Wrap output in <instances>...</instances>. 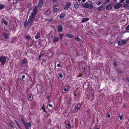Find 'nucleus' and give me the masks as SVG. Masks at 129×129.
Returning a JSON list of instances; mask_svg holds the SVG:
<instances>
[{"label": "nucleus", "instance_id": "f257e3e1", "mask_svg": "<svg viewBox=\"0 0 129 129\" xmlns=\"http://www.w3.org/2000/svg\"><path fill=\"white\" fill-rule=\"evenodd\" d=\"M38 10V6H36L34 7L33 12L29 16L27 23L26 21L24 22V26L26 27L27 25L28 27H30L31 26L33 22L34 21L36 15L37 14Z\"/></svg>", "mask_w": 129, "mask_h": 129}, {"label": "nucleus", "instance_id": "f03ea898", "mask_svg": "<svg viewBox=\"0 0 129 129\" xmlns=\"http://www.w3.org/2000/svg\"><path fill=\"white\" fill-rule=\"evenodd\" d=\"M21 120L24 125L26 129H29L28 127L31 126V124L30 122H28L26 123L25 120L22 118H21Z\"/></svg>", "mask_w": 129, "mask_h": 129}, {"label": "nucleus", "instance_id": "7ed1b4c3", "mask_svg": "<svg viewBox=\"0 0 129 129\" xmlns=\"http://www.w3.org/2000/svg\"><path fill=\"white\" fill-rule=\"evenodd\" d=\"M94 97V96L92 94L89 93L86 95V99L88 100H90L91 102L93 101Z\"/></svg>", "mask_w": 129, "mask_h": 129}, {"label": "nucleus", "instance_id": "20e7f679", "mask_svg": "<svg viewBox=\"0 0 129 129\" xmlns=\"http://www.w3.org/2000/svg\"><path fill=\"white\" fill-rule=\"evenodd\" d=\"M6 57L4 56H0V61L2 65H4L6 62Z\"/></svg>", "mask_w": 129, "mask_h": 129}, {"label": "nucleus", "instance_id": "39448f33", "mask_svg": "<svg viewBox=\"0 0 129 129\" xmlns=\"http://www.w3.org/2000/svg\"><path fill=\"white\" fill-rule=\"evenodd\" d=\"M83 6L86 8H89L90 9H92L93 7L92 4L89 5L87 2H86L83 5Z\"/></svg>", "mask_w": 129, "mask_h": 129}, {"label": "nucleus", "instance_id": "423d86ee", "mask_svg": "<svg viewBox=\"0 0 129 129\" xmlns=\"http://www.w3.org/2000/svg\"><path fill=\"white\" fill-rule=\"evenodd\" d=\"M87 73V71H83V72H82L81 73H80L79 75L77 76V77H82L84 78L86 76V74Z\"/></svg>", "mask_w": 129, "mask_h": 129}, {"label": "nucleus", "instance_id": "0eeeda50", "mask_svg": "<svg viewBox=\"0 0 129 129\" xmlns=\"http://www.w3.org/2000/svg\"><path fill=\"white\" fill-rule=\"evenodd\" d=\"M71 5V3L70 2H68L66 4L65 6L64 7V9L66 10L69 8Z\"/></svg>", "mask_w": 129, "mask_h": 129}, {"label": "nucleus", "instance_id": "6e6552de", "mask_svg": "<svg viewBox=\"0 0 129 129\" xmlns=\"http://www.w3.org/2000/svg\"><path fill=\"white\" fill-rule=\"evenodd\" d=\"M89 83L87 82L84 83L83 85V89L84 90H86L89 87Z\"/></svg>", "mask_w": 129, "mask_h": 129}, {"label": "nucleus", "instance_id": "1a4fd4ad", "mask_svg": "<svg viewBox=\"0 0 129 129\" xmlns=\"http://www.w3.org/2000/svg\"><path fill=\"white\" fill-rule=\"evenodd\" d=\"M127 41L126 40H122L118 41L117 43L118 45H121L124 44Z\"/></svg>", "mask_w": 129, "mask_h": 129}, {"label": "nucleus", "instance_id": "9d476101", "mask_svg": "<svg viewBox=\"0 0 129 129\" xmlns=\"http://www.w3.org/2000/svg\"><path fill=\"white\" fill-rule=\"evenodd\" d=\"M58 32H60L61 31L63 30V27L61 25H59L57 26Z\"/></svg>", "mask_w": 129, "mask_h": 129}, {"label": "nucleus", "instance_id": "9b49d317", "mask_svg": "<svg viewBox=\"0 0 129 129\" xmlns=\"http://www.w3.org/2000/svg\"><path fill=\"white\" fill-rule=\"evenodd\" d=\"M80 108V107L78 106V105H76L74 107V112L75 113H76L77 110H79Z\"/></svg>", "mask_w": 129, "mask_h": 129}, {"label": "nucleus", "instance_id": "f8f14e48", "mask_svg": "<svg viewBox=\"0 0 129 129\" xmlns=\"http://www.w3.org/2000/svg\"><path fill=\"white\" fill-rule=\"evenodd\" d=\"M43 4V0H40L38 3V7L39 8L42 7Z\"/></svg>", "mask_w": 129, "mask_h": 129}, {"label": "nucleus", "instance_id": "ddd939ff", "mask_svg": "<svg viewBox=\"0 0 129 129\" xmlns=\"http://www.w3.org/2000/svg\"><path fill=\"white\" fill-rule=\"evenodd\" d=\"M66 37L70 38L71 39H73L74 38V36L71 34H66Z\"/></svg>", "mask_w": 129, "mask_h": 129}, {"label": "nucleus", "instance_id": "4468645a", "mask_svg": "<svg viewBox=\"0 0 129 129\" xmlns=\"http://www.w3.org/2000/svg\"><path fill=\"white\" fill-rule=\"evenodd\" d=\"M59 40V38L58 37L56 38L54 37L53 39V43H55L58 42Z\"/></svg>", "mask_w": 129, "mask_h": 129}, {"label": "nucleus", "instance_id": "2eb2a0df", "mask_svg": "<svg viewBox=\"0 0 129 129\" xmlns=\"http://www.w3.org/2000/svg\"><path fill=\"white\" fill-rule=\"evenodd\" d=\"M112 8V4H108L106 6V10H109L110 9Z\"/></svg>", "mask_w": 129, "mask_h": 129}, {"label": "nucleus", "instance_id": "dca6fc26", "mask_svg": "<svg viewBox=\"0 0 129 129\" xmlns=\"http://www.w3.org/2000/svg\"><path fill=\"white\" fill-rule=\"evenodd\" d=\"M121 7V5L120 4H117L114 6V8L116 9H118Z\"/></svg>", "mask_w": 129, "mask_h": 129}, {"label": "nucleus", "instance_id": "f3484780", "mask_svg": "<svg viewBox=\"0 0 129 129\" xmlns=\"http://www.w3.org/2000/svg\"><path fill=\"white\" fill-rule=\"evenodd\" d=\"M57 5H55L54 6L53 8V10L55 12H56L57 11Z\"/></svg>", "mask_w": 129, "mask_h": 129}, {"label": "nucleus", "instance_id": "a211bd4d", "mask_svg": "<svg viewBox=\"0 0 129 129\" xmlns=\"http://www.w3.org/2000/svg\"><path fill=\"white\" fill-rule=\"evenodd\" d=\"M40 37V34L39 32H38L35 36L36 39H38Z\"/></svg>", "mask_w": 129, "mask_h": 129}, {"label": "nucleus", "instance_id": "6ab92c4d", "mask_svg": "<svg viewBox=\"0 0 129 129\" xmlns=\"http://www.w3.org/2000/svg\"><path fill=\"white\" fill-rule=\"evenodd\" d=\"M16 39L17 38L15 37L13 38H12L11 41V43H14L16 42L17 41Z\"/></svg>", "mask_w": 129, "mask_h": 129}, {"label": "nucleus", "instance_id": "aec40b11", "mask_svg": "<svg viewBox=\"0 0 129 129\" xmlns=\"http://www.w3.org/2000/svg\"><path fill=\"white\" fill-rule=\"evenodd\" d=\"M89 20V19L88 18H83L82 19L81 22H84L85 21H87Z\"/></svg>", "mask_w": 129, "mask_h": 129}, {"label": "nucleus", "instance_id": "412c9836", "mask_svg": "<svg viewBox=\"0 0 129 129\" xmlns=\"http://www.w3.org/2000/svg\"><path fill=\"white\" fill-rule=\"evenodd\" d=\"M31 38L29 36H27L26 35H25L24 37V38L28 40H29Z\"/></svg>", "mask_w": 129, "mask_h": 129}, {"label": "nucleus", "instance_id": "4be33fe9", "mask_svg": "<svg viewBox=\"0 0 129 129\" xmlns=\"http://www.w3.org/2000/svg\"><path fill=\"white\" fill-rule=\"evenodd\" d=\"M15 122L17 126V127L19 128H21V126L18 123V121L16 120H15L14 121Z\"/></svg>", "mask_w": 129, "mask_h": 129}, {"label": "nucleus", "instance_id": "5701e85b", "mask_svg": "<svg viewBox=\"0 0 129 129\" xmlns=\"http://www.w3.org/2000/svg\"><path fill=\"white\" fill-rule=\"evenodd\" d=\"M66 16V14H65L61 13L59 16L60 19H62Z\"/></svg>", "mask_w": 129, "mask_h": 129}, {"label": "nucleus", "instance_id": "b1692460", "mask_svg": "<svg viewBox=\"0 0 129 129\" xmlns=\"http://www.w3.org/2000/svg\"><path fill=\"white\" fill-rule=\"evenodd\" d=\"M59 39H60L61 40L62 39L63 36L64 35V34H59Z\"/></svg>", "mask_w": 129, "mask_h": 129}, {"label": "nucleus", "instance_id": "393cba45", "mask_svg": "<svg viewBox=\"0 0 129 129\" xmlns=\"http://www.w3.org/2000/svg\"><path fill=\"white\" fill-rule=\"evenodd\" d=\"M103 9V6L102 5L99 6L98 8V11H100L102 10Z\"/></svg>", "mask_w": 129, "mask_h": 129}, {"label": "nucleus", "instance_id": "a878e982", "mask_svg": "<svg viewBox=\"0 0 129 129\" xmlns=\"http://www.w3.org/2000/svg\"><path fill=\"white\" fill-rule=\"evenodd\" d=\"M75 40L79 42H80L81 40L78 37H76L75 38Z\"/></svg>", "mask_w": 129, "mask_h": 129}, {"label": "nucleus", "instance_id": "bb28decb", "mask_svg": "<svg viewBox=\"0 0 129 129\" xmlns=\"http://www.w3.org/2000/svg\"><path fill=\"white\" fill-rule=\"evenodd\" d=\"M41 109L43 110L44 112H45L46 113H47V112L46 111V108L44 106V104L43 105V106L41 108Z\"/></svg>", "mask_w": 129, "mask_h": 129}, {"label": "nucleus", "instance_id": "cd10ccee", "mask_svg": "<svg viewBox=\"0 0 129 129\" xmlns=\"http://www.w3.org/2000/svg\"><path fill=\"white\" fill-rule=\"evenodd\" d=\"M3 35L5 37V39H7V38L8 35L5 32L3 33Z\"/></svg>", "mask_w": 129, "mask_h": 129}, {"label": "nucleus", "instance_id": "c85d7f7f", "mask_svg": "<svg viewBox=\"0 0 129 129\" xmlns=\"http://www.w3.org/2000/svg\"><path fill=\"white\" fill-rule=\"evenodd\" d=\"M2 22L5 25H8V22L4 19H3L2 21Z\"/></svg>", "mask_w": 129, "mask_h": 129}, {"label": "nucleus", "instance_id": "c756f323", "mask_svg": "<svg viewBox=\"0 0 129 129\" xmlns=\"http://www.w3.org/2000/svg\"><path fill=\"white\" fill-rule=\"evenodd\" d=\"M71 127V125L69 122H68L67 123V128L68 129H70Z\"/></svg>", "mask_w": 129, "mask_h": 129}, {"label": "nucleus", "instance_id": "7c9ffc66", "mask_svg": "<svg viewBox=\"0 0 129 129\" xmlns=\"http://www.w3.org/2000/svg\"><path fill=\"white\" fill-rule=\"evenodd\" d=\"M124 7L125 8L129 10V5L125 4L124 5Z\"/></svg>", "mask_w": 129, "mask_h": 129}, {"label": "nucleus", "instance_id": "2f4dec72", "mask_svg": "<svg viewBox=\"0 0 129 129\" xmlns=\"http://www.w3.org/2000/svg\"><path fill=\"white\" fill-rule=\"evenodd\" d=\"M118 117L120 120H121L123 119V115H120L119 114L118 115Z\"/></svg>", "mask_w": 129, "mask_h": 129}, {"label": "nucleus", "instance_id": "473e14b6", "mask_svg": "<svg viewBox=\"0 0 129 129\" xmlns=\"http://www.w3.org/2000/svg\"><path fill=\"white\" fill-rule=\"evenodd\" d=\"M74 7L76 9L78 8L79 7V5L77 4H75L74 5Z\"/></svg>", "mask_w": 129, "mask_h": 129}, {"label": "nucleus", "instance_id": "72a5a7b5", "mask_svg": "<svg viewBox=\"0 0 129 129\" xmlns=\"http://www.w3.org/2000/svg\"><path fill=\"white\" fill-rule=\"evenodd\" d=\"M58 76L61 78H62L63 77V75L61 73H59L58 74Z\"/></svg>", "mask_w": 129, "mask_h": 129}, {"label": "nucleus", "instance_id": "f704fd0d", "mask_svg": "<svg viewBox=\"0 0 129 129\" xmlns=\"http://www.w3.org/2000/svg\"><path fill=\"white\" fill-rule=\"evenodd\" d=\"M5 7V5L2 4H1L0 5V9L2 10Z\"/></svg>", "mask_w": 129, "mask_h": 129}, {"label": "nucleus", "instance_id": "c9c22d12", "mask_svg": "<svg viewBox=\"0 0 129 129\" xmlns=\"http://www.w3.org/2000/svg\"><path fill=\"white\" fill-rule=\"evenodd\" d=\"M21 63L23 64H25V61L24 60H22L21 61Z\"/></svg>", "mask_w": 129, "mask_h": 129}, {"label": "nucleus", "instance_id": "e433bc0d", "mask_svg": "<svg viewBox=\"0 0 129 129\" xmlns=\"http://www.w3.org/2000/svg\"><path fill=\"white\" fill-rule=\"evenodd\" d=\"M117 71L119 74H122L123 73V72L120 70H118Z\"/></svg>", "mask_w": 129, "mask_h": 129}, {"label": "nucleus", "instance_id": "4c0bfd02", "mask_svg": "<svg viewBox=\"0 0 129 129\" xmlns=\"http://www.w3.org/2000/svg\"><path fill=\"white\" fill-rule=\"evenodd\" d=\"M125 29L126 30H129V25H127L125 28Z\"/></svg>", "mask_w": 129, "mask_h": 129}, {"label": "nucleus", "instance_id": "58836bf2", "mask_svg": "<svg viewBox=\"0 0 129 129\" xmlns=\"http://www.w3.org/2000/svg\"><path fill=\"white\" fill-rule=\"evenodd\" d=\"M78 68L79 69H82L83 68V66H82L81 67H80V65H79L78 67Z\"/></svg>", "mask_w": 129, "mask_h": 129}, {"label": "nucleus", "instance_id": "ea45409f", "mask_svg": "<svg viewBox=\"0 0 129 129\" xmlns=\"http://www.w3.org/2000/svg\"><path fill=\"white\" fill-rule=\"evenodd\" d=\"M31 93H30V95L29 94L28 95V97L30 99H31Z\"/></svg>", "mask_w": 129, "mask_h": 129}, {"label": "nucleus", "instance_id": "a19ab883", "mask_svg": "<svg viewBox=\"0 0 129 129\" xmlns=\"http://www.w3.org/2000/svg\"><path fill=\"white\" fill-rule=\"evenodd\" d=\"M9 124H10V126L12 128H13V125L11 123H10Z\"/></svg>", "mask_w": 129, "mask_h": 129}, {"label": "nucleus", "instance_id": "79ce46f5", "mask_svg": "<svg viewBox=\"0 0 129 129\" xmlns=\"http://www.w3.org/2000/svg\"><path fill=\"white\" fill-rule=\"evenodd\" d=\"M114 65L116 67H117V64L115 62H114Z\"/></svg>", "mask_w": 129, "mask_h": 129}, {"label": "nucleus", "instance_id": "37998d69", "mask_svg": "<svg viewBox=\"0 0 129 129\" xmlns=\"http://www.w3.org/2000/svg\"><path fill=\"white\" fill-rule=\"evenodd\" d=\"M63 90L64 91H66L68 90V89L65 88H64Z\"/></svg>", "mask_w": 129, "mask_h": 129}, {"label": "nucleus", "instance_id": "c03bdc74", "mask_svg": "<svg viewBox=\"0 0 129 129\" xmlns=\"http://www.w3.org/2000/svg\"><path fill=\"white\" fill-rule=\"evenodd\" d=\"M25 75H23L21 77V78H22V79H24L25 78Z\"/></svg>", "mask_w": 129, "mask_h": 129}, {"label": "nucleus", "instance_id": "a18cd8bd", "mask_svg": "<svg viewBox=\"0 0 129 129\" xmlns=\"http://www.w3.org/2000/svg\"><path fill=\"white\" fill-rule=\"evenodd\" d=\"M90 110L89 109L86 112L88 113H89V114H90Z\"/></svg>", "mask_w": 129, "mask_h": 129}, {"label": "nucleus", "instance_id": "49530a36", "mask_svg": "<svg viewBox=\"0 0 129 129\" xmlns=\"http://www.w3.org/2000/svg\"><path fill=\"white\" fill-rule=\"evenodd\" d=\"M102 4V2H98V5H100L101 4Z\"/></svg>", "mask_w": 129, "mask_h": 129}, {"label": "nucleus", "instance_id": "de8ad7c7", "mask_svg": "<svg viewBox=\"0 0 129 129\" xmlns=\"http://www.w3.org/2000/svg\"><path fill=\"white\" fill-rule=\"evenodd\" d=\"M48 106L49 107H52L53 106L52 105L50 104H49L48 105Z\"/></svg>", "mask_w": 129, "mask_h": 129}, {"label": "nucleus", "instance_id": "09e8293b", "mask_svg": "<svg viewBox=\"0 0 129 129\" xmlns=\"http://www.w3.org/2000/svg\"><path fill=\"white\" fill-rule=\"evenodd\" d=\"M79 2H80V1L81 0H77ZM86 0H82V1L84 2Z\"/></svg>", "mask_w": 129, "mask_h": 129}, {"label": "nucleus", "instance_id": "8fccbe9b", "mask_svg": "<svg viewBox=\"0 0 129 129\" xmlns=\"http://www.w3.org/2000/svg\"><path fill=\"white\" fill-rule=\"evenodd\" d=\"M50 96L49 95H47L46 97V99H49L50 98Z\"/></svg>", "mask_w": 129, "mask_h": 129}, {"label": "nucleus", "instance_id": "3c124183", "mask_svg": "<svg viewBox=\"0 0 129 129\" xmlns=\"http://www.w3.org/2000/svg\"><path fill=\"white\" fill-rule=\"evenodd\" d=\"M126 4H129V0H126Z\"/></svg>", "mask_w": 129, "mask_h": 129}, {"label": "nucleus", "instance_id": "603ef678", "mask_svg": "<svg viewBox=\"0 0 129 129\" xmlns=\"http://www.w3.org/2000/svg\"><path fill=\"white\" fill-rule=\"evenodd\" d=\"M123 108H126V105H123Z\"/></svg>", "mask_w": 129, "mask_h": 129}, {"label": "nucleus", "instance_id": "864d4df0", "mask_svg": "<svg viewBox=\"0 0 129 129\" xmlns=\"http://www.w3.org/2000/svg\"><path fill=\"white\" fill-rule=\"evenodd\" d=\"M60 66V65L59 64H57V67H59Z\"/></svg>", "mask_w": 129, "mask_h": 129}, {"label": "nucleus", "instance_id": "5fc2aeb1", "mask_svg": "<svg viewBox=\"0 0 129 129\" xmlns=\"http://www.w3.org/2000/svg\"><path fill=\"white\" fill-rule=\"evenodd\" d=\"M124 1V0H121L120 1V2L121 3H122Z\"/></svg>", "mask_w": 129, "mask_h": 129}, {"label": "nucleus", "instance_id": "6e6d98bb", "mask_svg": "<svg viewBox=\"0 0 129 129\" xmlns=\"http://www.w3.org/2000/svg\"><path fill=\"white\" fill-rule=\"evenodd\" d=\"M127 80L129 82V78H126Z\"/></svg>", "mask_w": 129, "mask_h": 129}, {"label": "nucleus", "instance_id": "4d7b16f0", "mask_svg": "<svg viewBox=\"0 0 129 129\" xmlns=\"http://www.w3.org/2000/svg\"><path fill=\"white\" fill-rule=\"evenodd\" d=\"M20 55L19 54H18V55H17V57H18V58H19L20 56Z\"/></svg>", "mask_w": 129, "mask_h": 129}, {"label": "nucleus", "instance_id": "13d9d810", "mask_svg": "<svg viewBox=\"0 0 129 129\" xmlns=\"http://www.w3.org/2000/svg\"><path fill=\"white\" fill-rule=\"evenodd\" d=\"M110 115L109 114H108L107 115V117L108 118H109L110 117Z\"/></svg>", "mask_w": 129, "mask_h": 129}, {"label": "nucleus", "instance_id": "bf43d9fd", "mask_svg": "<svg viewBox=\"0 0 129 129\" xmlns=\"http://www.w3.org/2000/svg\"><path fill=\"white\" fill-rule=\"evenodd\" d=\"M95 129H100L99 128L97 127H95Z\"/></svg>", "mask_w": 129, "mask_h": 129}, {"label": "nucleus", "instance_id": "052dcab7", "mask_svg": "<svg viewBox=\"0 0 129 129\" xmlns=\"http://www.w3.org/2000/svg\"><path fill=\"white\" fill-rule=\"evenodd\" d=\"M34 43V41H33V42H32V44L31 45H30L31 46H32L33 45V43Z\"/></svg>", "mask_w": 129, "mask_h": 129}, {"label": "nucleus", "instance_id": "680f3d73", "mask_svg": "<svg viewBox=\"0 0 129 129\" xmlns=\"http://www.w3.org/2000/svg\"><path fill=\"white\" fill-rule=\"evenodd\" d=\"M40 57H41V55H40L39 56V59H40Z\"/></svg>", "mask_w": 129, "mask_h": 129}, {"label": "nucleus", "instance_id": "e2e57ef3", "mask_svg": "<svg viewBox=\"0 0 129 129\" xmlns=\"http://www.w3.org/2000/svg\"><path fill=\"white\" fill-rule=\"evenodd\" d=\"M52 1L53 2H56V0H52Z\"/></svg>", "mask_w": 129, "mask_h": 129}, {"label": "nucleus", "instance_id": "0e129e2a", "mask_svg": "<svg viewBox=\"0 0 129 129\" xmlns=\"http://www.w3.org/2000/svg\"><path fill=\"white\" fill-rule=\"evenodd\" d=\"M28 101H30L31 100H29V99L28 98Z\"/></svg>", "mask_w": 129, "mask_h": 129}, {"label": "nucleus", "instance_id": "69168bd1", "mask_svg": "<svg viewBox=\"0 0 129 129\" xmlns=\"http://www.w3.org/2000/svg\"><path fill=\"white\" fill-rule=\"evenodd\" d=\"M110 0H107V2H109Z\"/></svg>", "mask_w": 129, "mask_h": 129}, {"label": "nucleus", "instance_id": "338daca9", "mask_svg": "<svg viewBox=\"0 0 129 129\" xmlns=\"http://www.w3.org/2000/svg\"><path fill=\"white\" fill-rule=\"evenodd\" d=\"M46 60V59H45V60H44H44H43V61H46V60Z\"/></svg>", "mask_w": 129, "mask_h": 129}, {"label": "nucleus", "instance_id": "774afa93", "mask_svg": "<svg viewBox=\"0 0 129 129\" xmlns=\"http://www.w3.org/2000/svg\"><path fill=\"white\" fill-rule=\"evenodd\" d=\"M51 38H52L53 37V36H51Z\"/></svg>", "mask_w": 129, "mask_h": 129}]
</instances>
